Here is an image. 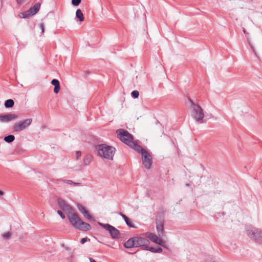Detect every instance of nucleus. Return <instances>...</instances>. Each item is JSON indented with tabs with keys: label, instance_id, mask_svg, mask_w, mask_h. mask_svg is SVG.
<instances>
[{
	"label": "nucleus",
	"instance_id": "1",
	"mask_svg": "<svg viewBox=\"0 0 262 262\" xmlns=\"http://www.w3.org/2000/svg\"><path fill=\"white\" fill-rule=\"evenodd\" d=\"M150 242L146 237L141 236H134L129 238L124 243V247L127 249L140 247L142 250H146Z\"/></svg>",
	"mask_w": 262,
	"mask_h": 262
},
{
	"label": "nucleus",
	"instance_id": "10",
	"mask_svg": "<svg viewBox=\"0 0 262 262\" xmlns=\"http://www.w3.org/2000/svg\"><path fill=\"white\" fill-rule=\"evenodd\" d=\"M67 216L70 223L76 228L79 222L81 220L80 218L76 213L73 212V211L69 212L67 214Z\"/></svg>",
	"mask_w": 262,
	"mask_h": 262
},
{
	"label": "nucleus",
	"instance_id": "14",
	"mask_svg": "<svg viewBox=\"0 0 262 262\" xmlns=\"http://www.w3.org/2000/svg\"><path fill=\"white\" fill-rule=\"evenodd\" d=\"M76 228L82 231H89L91 229V226L89 224L84 222L81 220Z\"/></svg>",
	"mask_w": 262,
	"mask_h": 262
},
{
	"label": "nucleus",
	"instance_id": "36",
	"mask_svg": "<svg viewBox=\"0 0 262 262\" xmlns=\"http://www.w3.org/2000/svg\"><path fill=\"white\" fill-rule=\"evenodd\" d=\"M4 194V192L2 191V190H0V196L3 195Z\"/></svg>",
	"mask_w": 262,
	"mask_h": 262
},
{
	"label": "nucleus",
	"instance_id": "21",
	"mask_svg": "<svg viewBox=\"0 0 262 262\" xmlns=\"http://www.w3.org/2000/svg\"><path fill=\"white\" fill-rule=\"evenodd\" d=\"M76 17L78 18L80 21H82L84 20V16L83 13L80 9H78L76 10Z\"/></svg>",
	"mask_w": 262,
	"mask_h": 262
},
{
	"label": "nucleus",
	"instance_id": "13",
	"mask_svg": "<svg viewBox=\"0 0 262 262\" xmlns=\"http://www.w3.org/2000/svg\"><path fill=\"white\" fill-rule=\"evenodd\" d=\"M18 115L15 114L9 113L6 115H0V122H8L18 118Z\"/></svg>",
	"mask_w": 262,
	"mask_h": 262
},
{
	"label": "nucleus",
	"instance_id": "15",
	"mask_svg": "<svg viewBox=\"0 0 262 262\" xmlns=\"http://www.w3.org/2000/svg\"><path fill=\"white\" fill-rule=\"evenodd\" d=\"M129 145V147L133 148L137 151L140 152L141 154L143 153L144 150H146L144 148L142 147L140 145H138L137 143H135L133 141L132 143Z\"/></svg>",
	"mask_w": 262,
	"mask_h": 262
},
{
	"label": "nucleus",
	"instance_id": "28",
	"mask_svg": "<svg viewBox=\"0 0 262 262\" xmlns=\"http://www.w3.org/2000/svg\"><path fill=\"white\" fill-rule=\"evenodd\" d=\"M77 208L82 213H83V212H84L86 210L85 207L81 204H78Z\"/></svg>",
	"mask_w": 262,
	"mask_h": 262
},
{
	"label": "nucleus",
	"instance_id": "25",
	"mask_svg": "<svg viewBox=\"0 0 262 262\" xmlns=\"http://www.w3.org/2000/svg\"><path fill=\"white\" fill-rule=\"evenodd\" d=\"M31 16H33V15L31 14V13L30 12V11H29V10H28V11H25L24 12L21 13L19 14V16L20 17L24 18H27Z\"/></svg>",
	"mask_w": 262,
	"mask_h": 262
},
{
	"label": "nucleus",
	"instance_id": "37",
	"mask_svg": "<svg viewBox=\"0 0 262 262\" xmlns=\"http://www.w3.org/2000/svg\"><path fill=\"white\" fill-rule=\"evenodd\" d=\"M243 32H244V33L245 34H247L246 31V30H245V29H244V30H243Z\"/></svg>",
	"mask_w": 262,
	"mask_h": 262
},
{
	"label": "nucleus",
	"instance_id": "32",
	"mask_svg": "<svg viewBox=\"0 0 262 262\" xmlns=\"http://www.w3.org/2000/svg\"><path fill=\"white\" fill-rule=\"evenodd\" d=\"M88 240L87 237L82 238L80 241V243L81 244H84L85 242H86Z\"/></svg>",
	"mask_w": 262,
	"mask_h": 262
},
{
	"label": "nucleus",
	"instance_id": "26",
	"mask_svg": "<svg viewBox=\"0 0 262 262\" xmlns=\"http://www.w3.org/2000/svg\"><path fill=\"white\" fill-rule=\"evenodd\" d=\"M132 96L134 98H137L139 96V92L138 91H133L131 93Z\"/></svg>",
	"mask_w": 262,
	"mask_h": 262
},
{
	"label": "nucleus",
	"instance_id": "4",
	"mask_svg": "<svg viewBox=\"0 0 262 262\" xmlns=\"http://www.w3.org/2000/svg\"><path fill=\"white\" fill-rule=\"evenodd\" d=\"M246 231L249 237L257 243H262V231L252 226H247Z\"/></svg>",
	"mask_w": 262,
	"mask_h": 262
},
{
	"label": "nucleus",
	"instance_id": "29",
	"mask_svg": "<svg viewBox=\"0 0 262 262\" xmlns=\"http://www.w3.org/2000/svg\"><path fill=\"white\" fill-rule=\"evenodd\" d=\"M81 0H72V4L74 6H78L81 3Z\"/></svg>",
	"mask_w": 262,
	"mask_h": 262
},
{
	"label": "nucleus",
	"instance_id": "31",
	"mask_svg": "<svg viewBox=\"0 0 262 262\" xmlns=\"http://www.w3.org/2000/svg\"><path fill=\"white\" fill-rule=\"evenodd\" d=\"M57 213H58V214L60 216V217H61L62 219H65V217H65V215H64V214L62 213V212L61 211H60V210H58V211H57Z\"/></svg>",
	"mask_w": 262,
	"mask_h": 262
},
{
	"label": "nucleus",
	"instance_id": "17",
	"mask_svg": "<svg viewBox=\"0 0 262 262\" xmlns=\"http://www.w3.org/2000/svg\"><path fill=\"white\" fill-rule=\"evenodd\" d=\"M40 7V3H36L33 6L31 7L29 10L32 15H35L39 10Z\"/></svg>",
	"mask_w": 262,
	"mask_h": 262
},
{
	"label": "nucleus",
	"instance_id": "24",
	"mask_svg": "<svg viewBox=\"0 0 262 262\" xmlns=\"http://www.w3.org/2000/svg\"><path fill=\"white\" fill-rule=\"evenodd\" d=\"M146 250L149 251L152 253H161L162 252V249L161 247L155 248L154 247H149V246Z\"/></svg>",
	"mask_w": 262,
	"mask_h": 262
},
{
	"label": "nucleus",
	"instance_id": "27",
	"mask_svg": "<svg viewBox=\"0 0 262 262\" xmlns=\"http://www.w3.org/2000/svg\"><path fill=\"white\" fill-rule=\"evenodd\" d=\"M83 215L84 217L88 218L89 220L92 219V216L89 214V212L88 210H85L84 212H83Z\"/></svg>",
	"mask_w": 262,
	"mask_h": 262
},
{
	"label": "nucleus",
	"instance_id": "33",
	"mask_svg": "<svg viewBox=\"0 0 262 262\" xmlns=\"http://www.w3.org/2000/svg\"><path fill=\"white\" fill-rule=\"evenodd\" d=\"M39 27H40V29L41 30V33H43V32H44V25H43V24L40 23L39 24Z\"/></svg>",
	"mask_w": 262,
	"mask_h": 262
},
{
	"label": "nucleus",
	"instance_id": "30",
	"mask_svg": "<svg viewBox=\"0 0 262 262\" xmlns=\"http://www.w3.org/2000/svg\"><path fill=\"white\" fill-rule=\"evenodd\" d=\"M11 235V233L10 232H7V233H4L3 236L4 237V238L7 239V238H9V237Z\"/></svg>",
	"mask_w": 262,
	"mask_h": 262
},
{
	"label": "nucleus",
	"instance_id": "19",
	"mask_svg": "<svg viewBox=\"0 0 262 262\" xmlns=\"http://www.w3.org/2000/svg\"><path fill=\"white\" fill-rule=\"evenodd\" d=\"M60 181L67 184L68 185H71L72 186H78L81 185L80 183L74 182L70 180L61 179Z\"/></svg>",
	"mask_w": 262,
	"mask_h": 262
},
{
	"label": "nucleus",
	"instance_id": "6",
	"mask_svg": "<svg viewBox=\"0 0 262 262\" xmlns=\"http://www.w3.org/2000/svg\"><path fill=\"white\" fill-rule=\"evenodd\" d=\"M164 215L163 212H159L156 217V229L160 237L164 235Z\"/></svg>",
	"mask_w": 262,
	"mask_h": 262
},
{
	"label": "nucleus",
	"instance_id": "38",
	"mask_svg": "<svg viewBox=\"0 0 262 262\" xmlns=\"http://www.w3.org/2000/svg\"><path fill=\"white\" fill-rule=\"evenodd\" d=\"M186 185L187 186H189V185H189V184L187 183V184H186Z\"/></svg>",
	"mask_w": 262,
	"mask_h": 262
},
{
	"label": "nucleus",
	"instance_id": "3",
	"mask_svg": "<svg viewBox=\"0 0 262 262\" xmlns=\"http://www.w3.org/2000/svg\"><path fill=\"white\" fill-rule=\"evenodd\" d=\"M189 101L191 103L189 106V108L191 110V114L195 121L199 123L205 122L203 120L204 113L203 108L190 99H189Z\"/></svg>",
	"mask_w": 262,
	"mask_h": 262
},
{
	"label": "nucleus",
	"instance_id": "8",
	"mask_svg": "<svg viewBox=\"0 0 262 262\" xmlns=\"http://www.w3.org/2000/svg\"><path fill=\"white\" fill-rule=\"evenodd\" d=\"M98 224L106 230L109 231L112 238L118 239L119 238L120 232L117 228L108 224H103L101 223H98Z\"/></svg>",
	"mask_w": 262,
	"mask_h": 262
},
{
	"label": "nucleus",
	"instance_id": "9",
	"mask_svg": "<svg viewBox=\"0 0 262 262\" xmlns=\"http://www.w3.org/2000/svg\"><path fill=\"white\" fill-rule=\"evenodd\" d=\"M142 163L146 169H149L151 167L152 159L151 155L147 151L144 150L142 153Z\"/></svg>",
	"mask_w": 262,
	"mask_h": 262
},
{
	"label": "nucleus",
	"instance_id": "12",
	"mask_svg": "<svg viewBox=\"0 0 262 262\" xmlns=\"http://www.w3.org/2000/svg\"><path fill=\"white\" fill-rule=\"evenodd\" d=\"M146 238L151 240L152 242L158 244L162 246H164L162 239L160 238L157 235L152 233L147 232L145 234Z\"/></svg>",
	"mask_w": 262,
	"mask_h": 262
},
{
	"label": "nucleus",
	"instance_id": "23",
	"mask_svg": "<svg viewBox=\"0 0 262 262\" xmlns=\"http://www.w3.org/2000/svg\"><path fill=\"white\" fill-rule=\"evenodd\" d=\"M4 140L6 142L10 143L14 141L15 137L13 135H9L8 136H5L4 138Z\"/></svg>",
	"mask_w": 262,
	"mask_h": 262
},
{
	"label": "nucleus",
	"instance_id": "11",
	"mask_svg": "<svg viewBox=\"0 0 262 262\" xmlns=\"http://www.w3.org/2000/svg\"><path fill=\"white\" fill-rule=\"evenodd\" d=\"M57 202L59 208L63 211L67 212V214L71 211H73L72 207L68 205V203L63 199H58Z\"/></svg>",
	"mask_w": 262,
	"mask_h": 262
},
{
	"label": "nucleus",
	"instance_id": "20",
	"mask_svg": "<svg viewBox=\"0 0 262 262\" xmlns=\"http://www.w3.org/2000/svg\"><path fill=\"white\" fill-rule=\"evenodd\" d=\"M93 160V156L90 154L86 155L83 159L84 164L85 165H88L90 164Z\"/></svg>",
	"mask_w": 262,
	"mask_h": 262
},
{
	"label": "nucleus",
	"instance_id": "7",
	"mask_svg": "<svg viewBox=\"0 0 262 262\" xmlns=\"http://www.w3.org/2000/svg\"><path fill=\"white\" fill-rule=\"evenodd\" d=\"M32 118L15 122L13 125V129L15 132H20L26 129L32 122Z\"/></svg>",
	"mask_w": 262,
	"mask_h": 262
},
{
	"label": "nucleus",
	"instance_id": "16",
	"mask_svg": "<svg viewBox=\"0 0 262 262\" xmlns=\"http://www.w3.org/2000/svg\"><path fill=\"white\" fill-rule=\"evenodd\" d=\"M51 84L55 86L54 89V92L56 94H57L60 89V83L59 81L56 79H53L51 81Z\"/></svg>",
	"mask_w": 262,
	"mask_h": 262
},
{
	"label": "nucleus",
	"instance_id": "34",
	"mask_svg": "<svg viewBox=\"0 0 262 262\" xmlns=\"http://www.w3.org/2000/svg\"><path fill=\"white\" fill-rule=\"evenodd\" d=\"M76 159H78L81 155V152L80 151H77L76 152Z\"/></svg>",
	"mask_w": 262,
	"mask_h": 262
},
{
	"label": "nucleus",
	"instance_id": "35",
	"mask_svg": "<svg viewBox=\"0 0 262 262\" xmlns=\"http://www.w3.org/2000/svg\"><path fill=\"white\" fill-rule=\"evenodd\" d=\"M26 1V0H16V2L18 5H21Z\"/></svg>",
	"mask_w": 262,
	"mask_h": 262
},
{
	"label": "nucleus",
	"instance_id": "18",
	"mask_svg": "<svg viewBox=\"0 0 262 262\" xmlns=\"http://www.w3.org/2000/svg\"><path fill=\"white\" fill-rule=\"evenodd\" d=\"M120 215L124 220L126 224H127V225L128 226H129V227H132V228H134L135 227V226H134L133 223H132L131 220L129 217H128L126 215H125V214H123L122 213H120Z\"/></svg>",
	"mask_w": 262,
	"mask_h": 262
},
{
	"label": "nucleus",
	"instance_id": "22",
	"mask_svg": "<svg viewBox=\"0 0 262 262\" xmlns=\"http://www.w3.org/2000/svg\"><path fill=\"white\" fill-rule=\"evenodd\" d=\"M5 107L6 108H11L14 105V102L12 99H8L5 102Z\"/></svg>",
	"mask_w": 262,
	"mask_h": 262
},
{
	"label": "nucleus",
	"instance_id": "2",
	"mask_svg": "<svg viewBox=\"0 0 262 262\" xmlns=\"http://www.w3.org/2000/svg\"><path fill=\"white\" fill-rule=\"evenodd\" d=\"M98 155L104 159L113 160L116 152V148L112 146L106 144H101L96 146Z\"/></svg>",
	"mask_w": 262,
	"mask_h": 262
},
{
	"label": "nucleus",
	"instance_id": "5",
	"mask_svg": "<svg viewBox=\"0 0 262 262\" xmlns=\"http://www.w3.org/2000/svg\"><path fill=\"white\" fill-rule=\"evenodd\" d=\"M118 137L124 143L129 146L134 141L133 136L129 132L123 129L117 130Z\"/></svg>",
	"mask_w": 262,
	"mask_h": 262
}]
</instances>
